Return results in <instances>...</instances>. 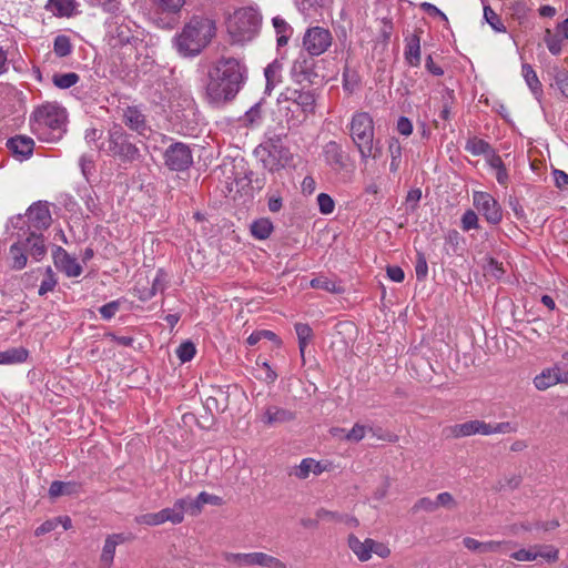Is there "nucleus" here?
Returning <instances> with one entry per match:
<instances>
[{
	"mask_svg": "<svg viewBox=\"0 0 568 568\" xmlns=\"http://www.w3.org/2000/svg\"><path fill=\"white\" fill-rule=\"evenodd\" d=\"M247 69L233 57H221L207 70L204 95L209 103L224 105L235 99L243 88Z\"/></svg>",
	"mask_w": 568,
	"mask_h": 568,
	"instance_id": "1",
	"label": "nucleus"
},
{
	"mask_svg": "<svg viewBox=\"0 0 568 568\" xmlns=\"http://www.w3.org/2000/svg\"><path fill=\"white\" fill-rule=\"evenodd\" d=\"M215 23L213 20L194 16L174 37V45L182 57H195L202 52L215 36Z\"/></svg>",
	"mask_w": 568,
	"mask_h": 568,
	"instance_id": "2",
	"label": "nucleus"
},
{
	"mask_svg": "<svg viewBox=\"0 0 568 568\" xmlns=\"http://www.w3.org/2000/svg\"><path fill=\"white\" fill-rule=\"evenodd\" d=\"M32 132L42 141H59L67 128V112L57 103H44L31 115Z\"/></svg>",
	"mask_w": 568,
	"mask_h": 568,
	"instance_id": "3",
	"label": "nucleus"
},
{
	"mask_svg": "<svg viewBox=\"0 0 568 568\" xmlns=\"http://www.w3.org/2000/svg\"><path fill=\"white\" fill-rule=\"evenodd\" d=\"M348 130L363 163H366L369 158L378 159L381 156L382 150L378 146V142H375L374 139V120L368 112L359 111L354 113Z\"/></svg>",
	"mask_w": 568,
	"mask_h": 568,
	"instance_id": "4",
	"label": "nucleus"
},
{
	"mask_svg": "<svg viewBox=\"0 0 568 568\" xmlns=\"http://www.w3.org/2000/svg\"><path fill=\"white\" fill-rule=\"evenodd\" d=\"M262 17L255 9L241 8L230 17L227 31L234 42H246L258 33Z\"/></svg>",
	"mask_w": 568,
	"mask_h": 568,
	"instance_id": "5",
	"label": "nucleus"
},
{
	"mask_svg": "<svg viewBox=\"0 0 568 568\" xmlns=\"http://www.w3.org/2000/svg\"><path fill=\"white\" fill-rule=\"evenodd\" d=\"M14 229L23 232L36 231L42 233L51 223L52 217L47 202H36L28 210L24 216L18 215L11 220Z\"/></svg>",
	"mask_w": 568,
	"mask_h": 568,
	"instance_id": "6",
	"label": "nucleus"
},
{
	"mask_svg": "<svg viewBox=\"0 0 568 568\" xmlns=\"http://www.w3.org/2000/svg\"><path fill=\"white\" fill-rule=\"evenodd\" d=\"M106 152L122 162H134L141 158L139 148L131 142L130 135L118 124L109 130Z\"/></svg>",
	"mask_w": 568,
	"mask_h": 568,
	"instance_id": "7",
	"label": "nucleus"
},
{
	"mask_svg": "<svg viewBox=\"0 0 568 568\" xmlns=\"http://www.w3.org/2000/svg\"><path fill=\"white\" fill-rule=\"evenodd\" d=\"M163 160L170 171H186L193 164L192 150L183 142H174L164 151Z\"/></svg>",
	"mask_w": 568,
	"mask_h": 568,
	"instance_id": "8",
	"label": "nucleus"
},
{
	"mask_svg": "<svg viewBox=\"0 0 568 568\" xmlns=\"http://www.w3.org/2000/svg\"><path fill=\"white\" fill-rule=\"evenodd\" d=\"M333 36L328 29L312 27L306 30L303 37V48L311 55H321L332 45Z\"/></svg>",
	"mask_w": 568,
	"mask_h": 568,
	"instance_id": "9",
	"label": "nucleus"
},
{
	"mask_svg": "<svg viewBox=\"0 0 568 568\" xmlns=\"http://www.w3.org/2000/svg\"><path fill=\"white\" fill-rule=\"evenodd\" d=\"M256 154L261 156L263 166L271 172L284 168L291 160L290 151L278 144L268 143L256 149Z\"/></svg>",
	"mask_w": 568,
	"mask_h": 568,
	"instance_id": "10",
	"label": "nucleus"
},
{
	"mask_svg": "<svg viewBox=\"0 0 568 568\" xmlns=\"http://www.w3.org/2000/svg\"><path fill=\"white\" fill-rule=\"evenodd\" d=\"M323 156L325 163L334 172H352L354 169V163L349 154H347L343 146L336 141H329L324 145Z\"/></svg>",
	"mask_w": 568,
	"mask_h": 568,
	"instance_id": "11",
	"label": "nucleus"
},
{
	"mask_svg": "<svg viewBox=\"0 0 568 568\" xmlns=\"http://www.w3.org/2000/svg\"><path fill=\"white\" fill-rule=\"evenodd\" d=\"M314 57L315 55H311L307 52H301L298 57L295 59L292 65L291 74L296 83L301 85H313L317 82V79L320 77L315 71L316 62L314 60Z\"/></svg>",
	"mask_w": 568,
	"mask_h": 568,
	"instance_id": "12",
	"label": "nucleus"
},
{
	"mask_svg": "<svg viewBox=\"0 0 568 568\" xmlns=\"http://www.w3.org/2000/svg\"><path fill=\"white\" fill-rule=\"evenodd\" d=\"M227 559L244 566H260L263 568H287L286 564L281 559L261 551L247 554H230Z\"/></svg>",
	"mask_w": 568,
	"mask_h": 568,
	"instance_id": "13",
	"label": "nucleus"
},
{
	"mask_svg": "<svg viewBox=\"0 0 568 568\" xmlns=\"http://www.w3.org/2000/svg\"><path fill=\"white\" fill-rule=\"evenodd\" d=\"M474 205L481 213L487 222L498 224L503 219V212L499 203L486 192H475Z\"/></svg>",
	"mask_w": 568,
	"mask_h": 568,
	"instance_id": "14",
	"label": "nucleus"
},
{
	"mask_svg": "<svg viewBox=\"0 0 568 568\" xmlns=\"http://www.w3.org/2000/svg\"><path fill=\"white\" fill-rule=\"evenodd\" d=\"M559 383L568 384V369L561 362L551 368L544 369L534 378L535 387L539 390H545Z\"/></svg>",
	"mask_w": 568,
	"mask_h": 568,
	"instance_id": "15",
	"label": "nucleus"
},
{
	"mask_svg": "<svg viewBox=\"0 0 568 568\" xmlns=\"http://www.w3.org/2000/svg\"><path fill=\"white\" fill-rule=\"evenodd\" d=\"M282 97L286 98V101L296 103L304 112L310 114L315 113L317 99L316 90H305V84H303L301 89H287Z\"/></svg>",
	"mask_w": 568,
	"mask_h": 568,
	"instance_id": "16",
	"label": "nucleus"
},
{
	"mask_svg": "<svg viewBox=\"0 0 568 568\" xmlns=\"http://www.w3.org/2000/svg\"><path fill=\"white\" fill-rule=\"evenodd\" d=\"M54 265L68 277H77L82 273V266L64 248L57 246L53 252Z\"/></svg>",
	"mask_w": 568,
	"mask_h": 568,
	"instance_id": "17",
	"label": "nucleus"
},
{
	"mask_svg": "<svg viewBox=\"0 0 568 568\" xmlns=\"http://www.w3.org/2000/svg\"><path fill=\"white\" fill-rule=\"evenodd\" d=\"M568 40V18L558 23L556 31L546 29L544 41L554 55H558L562 50V42Z\"/></svg>",
	"mask_w": 568,
	"mask_h": 568,
	"instance_id": "18",
	"label": "nucleus"
},
{
	"mask_svg": "<svg viewBox=\"0 0 568 568\" xmlns=\"http://www.w3.org/2000/svg\"><path fill=\"white\" fill-rule=\"evenodd\" d=\"M278 103L280 111L283 113V116L285 118L288 129L298 128L311 115L310 113L304 112L302 108L296 105V103L286 101V98L284 97L281 100H278Z\"/></svg>",
	"mask_w": 568,
	"mask_h": 568,
	"instance_id": "19",
	"label": "nucleus"
},
{
	"mask_svg": "<svg viewBox=\"0 0 568 568\" xmlns=\"http://www.w3.org/2000/svg\"><path fill=\"white\" fill-rule=\"evenodd\" d=\"M463 545L470 551L477 554H487V552H500L503 547H513V541L506 540H489V541H479L471 537H465L463 539Z\"/></svg>",
	"mask_w": 568,
	"mask_h": 568,
	"instance_id": "20",
	"label": "nucleus"
},
{
	"mask_svg": "<svg viewBox=\"0 0 568 568\" xmlns=\"http://www.w3.org/2000/svg\"><path fill=\"white\" fill-rule=\"evenodd\" d=\"M19 237H21L27 253L32 255L36 260H40L45 255L47 247L42 233L36 231L22 232V234H19Z\"/></svg>",
	"mask_w": 568,
	"mask_h": 568,
	"instance_id": "21",
	"label": "nucleus"
},
{
	"mask_svg": "<svg viewBox=\"0 0 568 568\" xmlns=\"http://www.w3.org/2000/svg\"><path fill=\"white\" fill-rule=\"evenodd\" d=\"M296 418V413L278 406H267L261 417V420L268 426L284 424Z\"/></svg>",
	"mask_w": 568,
	"mask_h": 568,
	"instance_id": "22",
	"label": "nucleus"
},
{
	"mask_svg": "<svg viewBox=\"0 0 568 568\" xmlns=\"http://www.w3.org/2000/svg\"><path fill=\"white\" fill-rule=\"evenodd\" d=\"M489 432H490L489 424L484 420H479V419H474V420H468L463 424H457L452 428L453 435L457 438L471 436V435H476V434L489 435Z\"/></svg>",
	"mask_w": 568,
	"mask_h": 568,
	"instance_id": "23",
	"label": "nucleus"
},
{
	"mask_svg": "<svg viewBox=\"0 0 568 568\" xmlns=\"http://www.w3.org/2000/svg\"><path fill=\"white\" fill-rule=\"evenodd\" d=\"M123 122L124 124L139 134L144 135L148 130L146 120L144 114L136 106H128L123 110Z\"/></svg>",
	"mask_w": 568,
	"mask_h": 568,
	"instance_id": "24",
	"label": "nucleus"
},
{
	"mask_svg": "<svg viewBox=\"0 0 568 568\" xmlns=\"http://www.w3.org/2000/svg\"><path fill=\"white\" fill-rule=\"evenodd\" d=\"M7 148L17 156H20L21 160L28 159L34 148V141L24 135H17L11 138L7 142Z\"/></svg>",
	"mask_w": 568,
	"mask_h": 568,
	"instance_id": "25",
	"label": "nucleus"
},
{
	"mask_svg": "<svg viewBox=\"0 0 568 568\" xmlns=\"http://www.w3.org/2000/svg\"><path fill=\"white\" fill-rule=\"evenodd\" d=\"M124 540L125 539L121 534H113L106 537L100 557L101 568H111L113 564L115 548L119 544H122Z\"/></svg>",
	"mask_w": 568,
	"mask_h": 568,
	"instance_id": "26",
	"label": "nucleus"
},
{
	"mask_svg": "<svg viewBox=\"0 0 568 568\" xmlns=\"http://www.w3.org/2000/svg\"><path fill=\"white\" fill-rule=\"evenodd\" d=\"M81 491V484L77 481H60L54 480L49 488V496L55 499L61 496L78 495Z\"/></svg>",
	"mask_w": 568,
	"mask_h": 568,
	"instance_id": "27",
	"label": "nucleus"
},
{
	"mask_svg": "<svg viewBox=\"0 0 568 568\" xmlns=\"http://www.w3.org/2000/svg\"><path fill=\"white\" fill-rule=\"evenodd\" d=\"M372 545H374V540L371 538L361 541L354 535L348 537V546L361 561H366L371 558L373 552Z\"/></svg>",
	"mask_w": 568,
	"mask_h": 568,
	"instance_id": "28",
	"label": "nucleus"
},
{
	"mask_svg": "<svg viewBox=\"0 0 568 568\" xmlns=\"http://www.w3.org/2000/svg\"><path fill=\"white\" fill-rule=\"evenodd\" d=\"M405 60L412 67L420 64V38L416 32L406 38Z\"/></svg>",
	"mask_w": 568,
	"mask_h": 568,
	"instance_id": "29",
	"label": "nucleus"
},
{
	"mask_svg": "<svg viewBox=\"0 0 568 568\" xmlns=\"http://www.w3.org/2000/svg\"><path fill=\"white\" fill-rule=\"evenodd\" d=\"M10 265L14 270H22L27 265V250L21 237L13 243L9 251Z\"/></svg>",
	"mask_w": 568,
	"mask_h": 568,
	"instance_id": "30",
	"label": "nucleus"
},
{
	"mask_svg": "<svg viewBox=\"0 0 568 568\" xmlns=\"http://www.w3.org/2000/svg\"><path fill=\"white\" fill-rule=\"evenodd\" d=\"M54 16L70 17L75 9L74 0H49L47 7Z\"/></svg>",
	"mask_w": 568,
	"mask_h": 568,
	"instance_id": "31",
	"label": "nucleus"
},
{
	"mask_svg": "<svg viewBox=\"0 0 568 568\" xmlns=\"http://www.w3.org/2000/svg\"><path fill=\"white\" fill-rule=\"evenodd\" d=\"M28 357V351L23 347H13L7 351L0 352V364H17L22 363Z\"/></svg>",
	"mask_w": 568,
	"mask_h": 568,
	"instance_id": "32",
	"label": "nucleus"
},
{
	"mask_svg": "<svg viewBox=\"0 0 568 568\" xmlns=\"http://www.w3.org/2000/svg\"><path fill=\"white\" fill-rule=\"evenodd\" d=\"M272 22H273V27L277 33V45L278 47L286 45L287 41L290 39V36L292 33L291 27L284 19H282L280 17L273 18Z\"/></svg>",
	"mask_w": 568,
	"mask_h": 568,
	"instance_id": "33",
	"label": "nucleus"
},
{
	"mask_svg": "<svg viewBox=\"0 0 568 568\" xmlns=\"http://www.w3.org/2000/svg\"><path fill=\"white\" fill-rule=\"evenodd\" d=\"M273 231V224L268 219H260L252 223V235L258 240L267 239Z\"/></svg>",
	"mask_w": 568,
	"mask_h": 568,
	"instance_id": "34",
	"label": "nucleus"
},
{
	"mask_svg": "<svg viewBox=\"0 0 568 568\" xmlns=\"http://www.w3.org/2000/svg\"><path fill=\"white\" fill-rule=\"evenodd\" d=\"M295 332L298 338V347L302 357L304 356L305 347L313 337V329L308 324L297 323L295 324Z\"/></svg>",
	"mask_w": 568,
	"mask_h": 568,
	"instance_id": "35",
	"label": "nucleus"
},
{
	"mask_svg": "<svg viewBox=\"0 0 568 568\" xmlns=\"http://www.w3.org/2000/svg\"><path fill=\"white\" fill-rule=\"evenodd\" d=\"M465 149L474 155H488L493 150L488 142L476 136L468 139Z\"/></svg>",
	"mask_w": 568,
	"mask_h": 568,
	"instance_id": "36",
	"label": "nucleus"
},
{
	"mask_svg": "<svg viewBox=\"0 0 568 568\" xmlns=\"http://www.w3.org/2000/svg\"><path fill=\"white\" fill-rule=\"evenodd\" d=\"M388 152L390 155L389 170L395 173L399 169L400 158H402V145L400 142L392 138L388 142Z\"/></svg>",
	"mask_w": 568,
	"mask_h": 568,
	"instance_id": "37",
	"label": "nucleus"
},
{
	"mask_svg": "<svg viewBox=\"0 0 568 568\" xmlns=\"http://www.w3.org/2000/svg\"><path fill=\"white\" fill-rule=\"evenodd\" d=\"M523 77L525 78L526 83L528 84L534 94H538L541 92V83L538 80L535 70L530 64H523Z\"/></svg>",
	"mask_w": 568,
	"mask_h": 568,
	"instance_id": "38",
	"label": "nucleus"
},
{
	"mask_svg": "<svg viewBox=\"0 0 568 568\" xmlns=\"http://www.w3.org/2000/svg\"><path fill=\"white\" fill-rule=\"evenodd\" d=\"M113 45H125L131 43L132 40L136 41L138 38L133 37L131 29L128 26H119L112 37Z\"/></svg>",
	"mask_w": 568,
	"mask_h": 568,
	"instance_id": "39",
	"label": "nucleus"
},
{
	"mask_svg": "<svg viewBox=\"0 0 568 568\" xmlns=\"http://www.w3.org/2000/svg\"><path fill=\"white\" fill-rule=\"evenodd\" d=\"M166 284V274L163 270H159L152 282V287L148 293H144L141 298L149 300L153 297L158 292H163Z\"/></svg>",
	"mask_w": 568,
	"mask_h": 568,
	"instance_id": "40",
	"label": "nucleus"
},
{
	"mask_svg": "<svg viewBox=\"0 0 568 568\" xmlns=\"http://www.w3.org/2000/svg\"><path fill=\"white\" fill-rule=\"evenodd\" d=\"M311 286L313 288L324 290L331 293H342L344 290L337 285L335 282L331 281L325 276H318L311 281Z\"/></svg>",
	"mask_w": 568,
	"mask_h": 568,
	"instance_id": "41",
	"label": "nucleus"
},
{
	"mask_svg": "<svg viewBox=\"0 0 568 568\" xmlns=\"http://www.w3.org/2000/svg\"><path fill=\"white\" fill-rule=\"evenodd\" d=\"M53 51L60 58H64V57L69 55L72 51V44H71L70 38L64 34L58 36L54 39Z\"/></svg>",
	"mask_w": 568,
	"mask_h": 568,
	"instance_id": "42",
	"label": "nucleus"
},
{
	"mask_svg": "<svg viewBox=\"0 0 568 568\" xmlns=\"http://www.w3.org/2000/svg\"><path fill=\"white\" fill-rule=\"evenodd\" d=\"M484 18L496 32H506L500 17L489 6L484 7Z\"/></svg>",
	"mask_w": 568,
	"mask_h": 568,
	"instance_id": "43",
	"label": "nucleus"
},
{
	"mask_svg": "<svg viewBox=\"0 0 568 568\" xmlns=\"http://www.w3.org/2000/svg\"><path fill=\"white\" fill-rule=\"evenodd\" d=\"M80 77L74 72L54 74L52 79L54 85L60 89H69L75 83H78Z\"/></svg>",
	"mask_w": 568,
	"mask_h": 568,
	"instance_id": "44",
	"label": "nucleus"
},
{
	"mask_svg": "<svg viewBox=\"0 0 568 568\" xmlns=\"http://www.w3.org/2000/svg\"><path fill=\"white\" fill-rule=\"evenodd\" d=\"M162 12L175 13L184 6V0H152Z\"/></svg>",
	"mask_w": 568,
	"mask_h": 568,
	"instance_id": "45",
	"label": "nucleus"
},
{
	"mask_svg": "<svg viewBox=\"0 0 568 568\" xmlns=\"http://www.w3.org/2000/svg\"><path fill=\"white\" fill-rule=\"evenodd\" d=\"M57 285V278L51 267H47L44 278L41 281L39 287V295L43 296L48 292H52Z\"/></svg>",
	"mask_w": 568,
	"mask_h": 568,
	"instance_id": "46",
	"label": "nucleus"
},
{
	"mask_svg": "<svg viewBox=\"0 0 568 568\" xmlns=\"http://www.w3.org/2000/svg\"><path fill=\"white\" fill-rule=\"evenodd\" d=\"M195 345L190 342H183L176 349V355L182 363L191 361L195 355Z\"/></svg>",
	"mask_w": 568,
	"mask_h": 568,
	"instance_id": "47",
	"label": "nucleus"
},
{
	"mask_svg": "<svg viewBox=\"0 0 568 568\" xmlns=\"http://www.w3.org/2000/svg\"><path fill=\"white\" fill-rule=\"evenodd\" d=\"M359 83V78L355 71H351L348 68L344 69L343 72V87L348 92H354Z\"/></svg>",
	"mask_w": 568,
	"mask_h": 568,
	"instance_id": "48",
	"label": "nucleus"
},
{
	"mask_svg": "<svg viewBox=\"0 0 568 568\" xmlns=\"http://www.w3.org/2000/svg\"><path fill=\"white\" fill-rule=\"evenodd\" d=\"M164 523L170 521L172 524H181L184 519V516L181 515L179 508H176L175 504L173 507L164 508L161 510Z\"/></svg>",
	"mask_w": 568,
	"mask_h": 568,
	"instance_id": "49",
	"label": "nucleus"
},
{
	"mask_svg": "<svg viewBox=\"0 0 568 568\" xmlns=\"http://www.w3.org/2000/svg\"><path fill=\"white\" fill-rule=\"evenodd\" d=\"M320 211L323 214H331L334 211V200L326 193H320L317 196Z\"/></svg>",
	"mask_w": 568,
	"mask_h": 568,
	"instance_id": "50",
	"label": "nucleus"
},
{
	"mask_svg": "<svg viewBox=\"0 0 568 568\" xmlns=\"http://www.w3.org/2000/svg\"><path fill=\"white\" fill-rule=\"evenodd\" d=\"M314 459L304 458L301 464L296 467L294 475L300 479H305L308 477L310 473L313 469Z\"/></svg>",
	"mask_w": 568,
	"mask_h": 568,
	"instance_id": "51",
	"label": "nucleus"
},
{
	"mask_svg": "<svg viewBox=\"0 0 568 568\" xmlns=\"http://www.w3.org/2000/svg\"><path fill=\"white\" fill-rule=\"evenodd\" d=\"M462 226H463V230L464 231H469V230H473V229H478V216L477 214L471 211V210H468L464 213L463 217H462Z\"/></svg>",
	"mask_w": 568,
	"mask_h": 568,
	"instance_id": "52",
	"label": "nucleus"
},
{
	"mask_svg": "<svg viewBox=\"0 0 568 568\" xmlns=\"http://www.w3.org/2000/svg\"><path fill=\"white\" fill-rule=\"evenodd\" d=\"M436 509H438L439 507H445V508H448V509H453L456 507V500L454 499L453 495L450 493H440L437 495L436 497Z\"/></svg>",
	"mask_w": 568,
	"mask_h": 568,
	"instance_id": "53",
	"label": "nucleus"
},
{
	"mask_svg": "<svg viewBox=\"0 0 568 568\" xmlns=\"http://www.w3.org/2000/svg\"><path fill=\"white\" fill-rule=\"evenodd\" d=\"M489 435L491 434H509L515 433L517 427L513 425L510 422H501L497 424H489Z\"/></svg>",
	"mask_w": 568,
	"mask_h": 568,
	"instance_id": "54",
	"label": "nucleus"
},
{
	"mask_svg": "<svg viewBox=\"0 0 568 568\" xmlns=\"http://www.w3.org/2000/svg\"><path fill=\"white\" fill-rule=\"evenodd\" d=\"M415 272H416V277L419 281L424 280L427 276V272H428L427 261H426L425 255L420 252L417 253Z\"/></svg>",
	"mask_w": 568,
	"mask_h": 568,
	"instance_id": "55",
	"label": "nucleus"
},
{
	"mask_svg": "<svg viewBox=\"0 0 568 568\" xmlns=\"http://www.w3.org/2000/svg\"><path fill=\"white\" fill-rule=\"evenodd\" d=\"M419 510H425L428 513H433V511L437 510L435 500H432L428 497H423V498L418 499L415 503V505L413 506V511L417 513Z\"/></svg>",
	"mask_w": 568,
	"mask_h": 568,
	"instance_id": "56",
	"label": "nucleus"
},
{
	"mask_svg": "<svg viewBox=\"0 0 568 568\" xmlns=\"http://www.w3.org/2000/svg\"><path fill=\"white\" fill-rule=\"evenodd\" d=\"M510 557L518 561H532L538 558L537 551H534L530 549H519L517 551H514Z\"/></svg>",
	"mask_w": 568,
	"mask_h": 568,
	"instance_id": "57",
	"label": "nucleus"
},
{
	"mask_svg": "<svg viewBox=\"0 0 568 568\" xmlns=\"http://www.w3.org/2000/svg\"><path fill=\"white\" fill-rule=\"evenodd\" d=\"M119 308H120V302L112 301V302L101 306L99 308V312L104 320H110L115 315V313L119 311Z\"/></svg>",
	"mask_w": 568,
	"mask_h": 568,
	"instance_id": "58",
	"label": "nucleus"
},
{
	"mask_svg": "<svg viewBox=\"0 0 568 568\" xmlns=\"http://www.w3.org/2000/svg\"><path fill=\"white\" fill-rule=\"evenodd\" d=\"M139 523L145 524L149 526H158V525L164 524V520H163L162 513L160 510L159 513L142 515L139 518Z\"/></svg>",
	"mask_w": 568,
	"mask_h": 568,
	"instance_id": "59",
	"label": "nucleus"
},
{
	"mask_svg": "<svg viewBox=\"0 0 568 568\" xmlns=\"http://www.w3.org/2000/svg\"><path fill=\"white\" fill-rule=\"evenodd\" d=\"M80 168L82 171V174L87 180H89L90 175L93 174L94 171V161L91 156L82 155L80 158Z\"/></svg>",
	"mask_w": 568,
	"mask_h": 568,
	"instance_id": "60",
	"label": "nucleus"
},
{
	"mask_svg": "<svg viewBox=\"0 0 568 568\" xmlns=\"http://www.w3.org/2000/svg\"><path fill=\"white\" fill-rule=\"evenodd\" d=\"M316 517L320 520H328V521H334V523L342 521V514L336 513V511H331L325 508L317 509Z\"/></svg>",
	"mask_w": 568,
	"mask_h": 568,
	"instance_id": "61",
	"label": "nucleus"
},
{
	"mask_svg": "<svg viewBox=\"0 0 568 568\" xmlns=\"http://www.w3.org/2000/svg\"><path fill=\"white\" fill-rule=\"evenodd\" d=\"M365 436V426L355 424L351 430L345 435V438L349 442H359Z\"/></svg>",
	"mask_w": 568,
	"mask_h": 568,
	"instance_id": "62",
	"label": "nucleus"
},
{
	"mask_svg": "<svg viewBox=\"0 0 568 568\" xmlns=\"http://www.w3.org/2000/svg\"><path fill=\"white\" fill-rule=\"evenodd\" d=\"M197 496L203 506L206 504L214 505V506H221L223 504L222 497L209 494L206 491H202Z\"/></svg>",
	"mask_w": 568,
	"mask_h": 568,
	"instance_id": "63",
	"label": "nucleus"
},
{
	"mask_svg": "<svg viewBox=\"0 0 568 568\" xmlns=\"http://www.w3.org/2000/svg\"><path fill=\"white\" fill-rule=\"evenodd\" d=\"M556 83L560 89L561 93L568 98V71H560L556 75Z\"/></svg>",
	"mask_w": 568,
	"mask_h": 568,
	"instance_id": "64",
	"label": "nucleus"
}]
</instances>
